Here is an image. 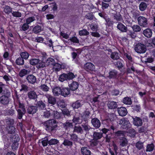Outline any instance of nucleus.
<instances>
[{
	"label": "nucleus",
	"mask_w": 155,
	"mask_h": 155,
	"mask_svg": "<svg viewBox=\"0 0 155 155\" xmlns=\"http://www.w3.org/2000/svg\"><path fill=\"white\" fill-rule=\"evenodd\" d=\"M84 68L87 71H92L94 70L95 66L92 63L87 62L84 64Z\"/></svg>",
	"instance_id": "10"
},
{
	"label": "nucleus",
	"mask_w": 155,
	"mask_h": 155,
	"mask_svg": "<svg viewBox=\"0 0 155 155\" xmlns=\"http://www.w3.org/2000/svg\"><path fill=\"white\" fill-rule=\"evenodd\" d=\"M78 84L76 81H73L69 85L70 88L72 91H75L77 90L78 88Z\"/></svg>",
	"instance_id": "19"
},
{
	"label": "nucleus",
	"mask_w": 155,
	"mask_h": 155,
	"mask_svg": "<svg viewBox=\"0 0 155 155\" xmlns=\"http://www.w3.org/2000/svg\"><path fill=\"white\" fill-rule=\"evenodd\" d=\"M28 87L26 85L22 84L21 85V89H20V90L21 91H26L28 90Z\"/></svg>",
	"instance_id": "59"
},
{
	"label": "nucleus",
	"mask_w": 155,
	"mask_h": 155,
	"mask_svg": "<svg viewBox=\"0 0 155 155\" xmlns=\"http://www.w3.org/2000/svg\"><path fill=\"white\" fill-rule=\"evenodd\" d=\"M117 111L119 115L121 116H125L127 113L126 109L123 107L118 108Z\"/></svg>",
	"instance_id": "15"
},
{
	"label": "nucleus",
	"mask_w": 155,
	"mask_h": 155,
	"mask_svg": "<svg viewBox=\"0 0 155 155\" xmlns=\"http://www.w3.org/2000/svg\"><path fill=\"white\" fill-rule=\"evenodd\" d=\"M68 76L67 74H61L59 78V80L61 82H63L64 81L68 80Z\"/></svg>",
	"instance_id": "38"
},
{
	"label": "nucleus",
	"mask_w": 155,
	"mask_h": 155,
	"mask_svg": "<svg viewBox=\"0 0 155 155\" xmlns=\"http://www.w3.org/2000/svg\"><path fill=\"white\" fill-rule=\"evenodd\" d=\"M37 110V107L34 106H31L28 107L27 111L29 114H33L35 113Z\"/></svg>",
	"instance_id": "24"
},
{
	"label": "nucleus",
	"mask_w": 155,
	"mask_h": 155,
	"mask_svg": "<svg viewBox=\"0 0 155 155\" xmlns=\"http://www.w3.org/2000/svg\"><path fill=\"white\" fill-rule=\"evenodd\" d=\"M45 96L48 99V104L52 105H54L55 104L56 100L54 97L49 94H46L45 95Z\"/></svg>",
	"instance_id": "12"
},
{
	"label": "nucleus",
	"mask_w": 155,
	"mask_h": 155,
	"mask_svg": "<svg viewBox=\"0 0 155 155\" xmlns=\"http://www.w3.org/2000/svg\"><path fill=\"white\" fill-rule=\"evenodd\" d=\"M29 28L28 24L26 23H24L22 27V29L23 31L27 30Z\"/></svg>",
	"instance_id": "62"
},
{
	"label": "nucleus",
	"mask_w": 155,
	"mask_h": 155,
	"mask_svg": "<svg viewBox=\"0 0 155 155\" xmlns=\"http://www.w3.org/2000/svg\"><path fill=\"white\" fill-rule=\"evenodd\" d=\"M105 20L108 26H111L114 23V21L108 18L107 17Z\"/></svg>",
	"instance_id": "50"
},
{
	"label": "nucleus",
	"mask_w": 155,
	"mask_h": 155,
	"mask_svg": "<svg viewBox=\"0 0 155 155\" xmlns=\"http://www.w3.org/2000/svg\"><path fill=\"white\" fill-rule=\"evenodd\" d=\"M79 34L80 35H87L89 34V32L86 29H83L79 31Z\"/></svg>",
	"instance_id": "44"
},
{
	"label": "nucleus",
	"mask_w": 155,
	"mask_h": 155,
	"mask_svg": "<svg viewBox=\"0 0 155 155\" xmlns=\"http://www.w3.org/2000/svg\"><path fill=\"white\" fill-rule=\"evenodd\" d=\"M46 130L48 131L54 130L57 126L56 122L54 120H51L46 121L45 123Z\"/></svg>",
	"instance_id": "1"
},
{
	"label": "nucleus",
	"mask_w": 155,
	"mask_h": 155,
	"mask_svg": "<svg viewBox=\"0 0 155 155\" xmlns=\"http://www.w3.org/2000/svg\"><path fill=\"white\" fill-rule=\"evenodd\" d=\"M41 142V143H42L43 146L44 147H45L47 145L48 142V140L46 138V139L43 140H40L39 141V142L40 143Z\"/></svg>",
	"instance_id": "55"
},
{
	"label": "nucleus",
	"mask_w": 155,
	"mask_h": 155,
	"mask_svg": "<svg viewBox=\"0 0 155 155\" xmlns=\"http://www.w3.org/2000/svg\"><path fill=\"white\" fill-rule=\"evenodd\" d=\"M12 13L13 16L16 17H20L21 15V13L18 12H13Z\"/></svg>",
	"instance_id": "54"
},
{
	"label": "nucleus",
	"mask_w": 155,
	"mask_h": 155,
	"mask_svg": "<svg viewBox=\"0 0 155 155\" xmlns=\"http://www.w3.org/2000/svg\"><path fill=\"white\" fill-rule=\"evenodd\" d=\"M63 125L64 128L66 130H68L70 128H72L73 127L72 123L68 121L65 123H64Z\"/></svg>",
	"instance_id": "34"
},
{
	"label": "nucleus",
	"mask_w": 155,
	"mask_h": 155,
	"mask_svg": "<svg viewBox=\"0 0 155 155\" xmlns=\"http://www.w3.org/2000/svg\"><path fill=\"white\" fill-rule=\"evenodd\" d=\"M67 75L68 76V80L72 79L75 77V75L72 73H69L67 74Z\"/></svg>",
	"instance_id": "56"
},
{
	"label": "nucleus",
	"mask_w": 155,
	"mask_h": 155,
	"mask_svg": "<svg viewBox=\"0 0 155 155\" xmlns=\"http://www.w3.org/2000/svg\"><path fill=\"white\" fill-rule=\"evenodd\" d=\"M133 124L135 126L139 127L141 126L143 124L142 120L140 118L135 117H132Z\"/></svg>",
	"instance_id": "8"
},
{
	"label": "nucleus",
	"mask_w": 155,
	"mask_h": 155,
	"mask_svg": "<svg viewBox=\"0 0 155 155\" xmlns=\"http://www.w3.org/2000/svg\"><path fill=\"white\" fill-rule=\"evenodd\" d=\"M63 144L65 146H71L72 145V143L68 140H65L63 143Z\"/></svg>",
	"instance_id": "53"
},
{
	"label": "nucleus",
	"mask_w": 155,
	"mask_h": 155,
	"mask_svg": "<svg viewBox=\"0 0 155 155\" xmlns=\"http://www.w3.org/2000/svg\"><path fill=\"white\" fill-rule=\"evenodd\" d=\"M136 147L139 150L143 148V143L140 141L137 142L136 144Z\"/></svg>",
	"instance_id": "43"
},
{
	"label": "nucleus",
	"mask_w": 155,
	"mask_h": 155,
	"mask_svg": "<svg viewBox=\"0 0 155 155\" xmlns=\"http://www.w3.org/2000/svg\"><path fill=\"white\" fill-rule=\"evenodd\" d=\"M84 130L86 131H88L90 129V127L87 124H85L82 125Z\"/></svg>",
	"instance_id": "63"
},
{
	"label": "nucleus",
	"mask_w": 155,
	"mask_h": 155,
	"mask_svg": "<svg viewBox=\"0 0 155 155\" xmlns=\"http://www.w3.org/2000/svg\"><path fill=\"white\" fill-rule=\"evenodd\" d=\"M119 124L122 125V127L123 129L130 128L131 126L129 121L124 118L120 120L119 122Z\"/></svg>",
	"instance_id": "3"
},
{
	"label": "nucleus",
	"mask_w": 155,
	"mask_h": 155,
	"mask_svg": "<svg viewBox=\"0 0 155 155\" xmlns=\"http://www.w3.org/2000/svg\"><path fill=\"white\" fill-rule=\"evenodd\" d=\"M42 55V61H39V63L37 64V67L38 68H41L45 67L46 65L45 63L43 61L44 60L47 58V55L45 53H43Z\"/></svg>",
	"instance_id": "11"
},
{
	"label": "nucleus",
	"mask_w": 155,
	"mask_h": 155,
	"mask_svg": "<svg viewBox=\"0 0 155 155\" xmlns=\"http://www.w3.org/2000/svg\"><path fill=\"white\" fill-rule=\"evenodd\" d=\"M54 62L55 61L53 58H49L47 59L45 63L46 66H48L53 65Z\"/></svg>",
	"instance_id": "35"
},
{
	"label": "nucleus",
	"mask_w": 155,
	"mask_h": 155,
	"mask_svg": "<svg viewBox=\"0 0 155 155\" xmlns=\"http://www.w3.org/2000/svg\"><path fill=\"white\" fill-rule=\"evenodd\" d=\"M143 34L146 37L150 38L152 36V31L151 29L147 28L143 31Z\"/></svg>",
	"instance_id": "14"
},
{
	"label": "nucleus",
	"mask_w": 155,
	"mask_h": 155,
	"mask_svg": "<svg viewBox=\"0 0 155 155\" xmlns=\"http://www.w3.org/2000/svg\"><path fill=\"white\" fill-rule=\"evenodd\" d=\"M73 122L75 123L76 124L81 123L82 121V117L80 116L78 117L76 115L74 117L73 119Z\"/></svg>",
	"instance_id": "26"
},
{
	"label": "nucleus",
	"mask_w": 155,
	"mask_h": 155,
	"mask_svg": "<svg viewBox=\"0 0 155 155\" xmlns=\"http://www.w3.org/2000/svg\"><path fill=\"white\" fill-rule=\"evenodd\" d=\"M40 87L41 89L44 91H47L48 90L49 88L45 84L41 85Z\"/></svg>",
	"instance_id": "58"
},
{
	"label": "nucleus",
	"mask_w": 155,
	"mask_h": 155,
	"mask_svg": "<svg viewBox=\"0 0 155 155\" xmlns=\"http://www.w3.org/2000/svg\"><path fill=\"white\" fill-rule=\"evenodd\" d=\"M53 64V70L54 71H59L61 69V64L58 63H54Z\"/></svg>",
	"instance_id": "28"
},
{
	"label": "nucleus",
	"mask_w": 155,
	"mask_h": 155,
	"mask_svg": "<svg viewBox=\"0 0 155 155\" xmlns=\"http://www.w3.org/2000/svg\"><path fill=\"white\" fill-rule=\"evenodd\" d=\"M117 28L118 29L122 32H126L127 30V27L121 23H119L117 25Z\"/></svg>",
	"instance_id": "21"
},
{
	"label": "nucleus",
	"mask_w": 155,
	"mask_h": 155,
	"mask_svg": "<svg viewBox=\"0 0 155 155\" xmlns=\"http://www.w3.org/2000/svg\"><path fill=\"white\" fill-rule=\"evenodd\" d=\"M54 114L55 118L57 117L55 116V114H58V113L57 111H53L49 109V110H45L44 111V116L45 117H48L51 114Z\"/></svg>",
	"instance_id": "9"
},
{
	"label": "nucleus",
	"mask_w": 155,
	"mask_h": 155,
	"mask_svg": "<svg viewBox=\"0 0 155 155\" xmlns=\"http://www.w3.org/2000/svg\"><path fill=\"white\" fill-rule=\"evenodd\" d=\"M20 56L22 58L26 60L28 58L29 54L27 52H23L21 53Z\"/></svg>",
	"instance_id": "40"
},
{
	"label": "nucleus",
	"mask_w": 155,
	"mask_h": 155,
	"mask_svg": "<svg viewBox=\"0 0 155 155\" xmlns=\"http://www.w3.org/2000/svg\"><path fill=\"white\" fill-rule=\"evenodd\" d=\"M58 141L57 139H51L48 142V143L49 145H55L58 143Z\"/></svg>",
	"instance_id": "49"
},
{
	"label": "nucleus",
	"mask_w": 155,
	"mask_h": 155,
	"mask_svg": "<svg viewBox=\"0 0 155 155\" xmlns=\"http://www.w3.org/2000/svg\"><path fill=\"white\" fill-rule=\"evenodd\" d=\"M36 105L38 107L42 109H44L45 107V104L42 101L37 102Z\"/></svg>",
	"instance_id": "36"
},
{
	"label": "nucleus",
	"mask_w": 155,
	"mask_h": 155,
	"mask_svg": "<svg viewBox=\"0 0 155 155\" xmlns=\"http://www.w3.org/2000/svg\"><path fill=\"white\" fill-rule=\"evenodd\" d=\"M15 62L18 65H22L24 64V61L21 57H19L16 60Z\"/></svg>",
	"instance_id": "32"
},
{
	"label": "nucleus",
	"mask_w": 155,
	"mask_h": 155,
	"mask_svg": "<svg viewBox=\"0 0 155 155\" xmlns=\"http://www.w3.org/2000/svg\"><path fill=\"white\" fill-rule=\"evenodd\" d=\"M138 24L140 26L146 27L147 25V20L145 17L140 16L137 19Z\"/></svg>",
	"instance_id": "5"
},
{
	"label": "nucleus",
	"mask_w": 155,
	"mask_h": 155,
	"mask_svg": "<svg viewBox=\"0 0 155 155\" xmlns=\"http://www.w3.org/2000/svg\"><path fill=\"white\" fill-rule=\"evenodd\" d=\"M154 148V145L153 144H149L147 146L146 151H151L153 150Z\"/></svg>",
	"instance_id": "48"
},
{
	"label": "nucleus",
	"mask_w": 155,
	"mask_h": 155,
	"mask_svg": "<svg viewBox=\"0 0 155 155\" xmlns=\"http://www.w3.org/2000/svg\"><path fill=\"white\" fill-rule=\"evenodd\" d=\"M46 44L50 48L52 47V48H53V42L51 39H48L46 43Z\"/></svg>",
	"instance_id": "51"
},
{
	"label": "nucleus",
	"mask_w": 155,
	"mask_h": 155,
	"mask_svg": "<svg viewBox=\"0 0 155 155\" xmlns=\"http://www.w3.org/2000/svg\"><path fill=\"white\" fill-rule=\"evenodd\" d=\"M123 103L126 104L130 105L132 103V101L131 99L128 97H126L123 99Z\"/></svg>",
	"instance_id": "39"
},
{
	"label": "nucleus",
	"mask_w": 155,
	"mask_h": 155,
	"mask_svg": "<svg viewBox=\"0 0 155 155\" xmlns=\"http://www.w3.org/2000/svg\"><path fill=\"white\" fill-rule=\"evenodd\" d=\"M70 94V90L68 88H63L61 90V95L66 97L68 96Z\"/></svg>",
	"instance_id": "20"
},
{
	"label": "nucleus",
	"mask_w": 155,
	"mask_h": 155,
	"mask_svg": "<svg viewBox=\"0 0 155 155\" xmlns=\"http://www.w3.org/2000/svg\"><path fill=\"white\" fill-rule=\"evenodd\" d=\"M110 57L114 60H117L119 58L118 53L116 52L112 53Z\"/></svg>",
	"instance_id": "45"
},
{
	"label": "nucleus",
	"mask_w": 155,
	"mask_h": 155,
	"mask_svg": "<svg viewBox=\"0 0 155 155\" xmlns=\"http://www.w3.org/2000/svg\"><path fill=\"white\" fill-rule=\"evenodd\" d=\"M14 120L12 119H8L6 121L7 124H10V126H8V128L6 129L8 132L11 134H12L15 132V128L12 125L14 123Z\"/></svg>",
	"instance_id": "4"
},
{
	"label": "nucleus",
	"mask_w": 155,
	"mask_h": 155,
	"mask_svg": "<svg viewBox=\"0 0 155 155\" xmlns=\"http://www.w3.org/2000/svg\"><path fill=\"white\" fill-rule=\"evenodd\" d=\"M109 6V4L108 3H105L103 2L102 3V8L103 10L107 8Z\"/></svg>",
	"instance_id": "61"
},
{
	"label": "nucleus",
	"mask_w": 155,
	"mask_h": 155,
	"mask_svg": "<svg viewBox=\"0 0 155 155\" xmlns=\"http://www.w3.org/2000/svg\"><path fill=\"white\" fill-rule=\"evenodd\" d=\"M19 107L20 109L18 110V118L19 119H21L23 115L25 113V110L24 108V106L23 104L20 103L19 104Z\"/></svg>",
	"instance_id": "7"
},
{
	"label": "nucleus",
	"mask_w": 155,
	"mask_h": 155,
	"mask_svg": "<svg viewBox=\"0 0 155 155\" xmlns=\"http://www.w3.org/2000/svg\"><path fill=\"white\" fill-rule=\"evenodd\" d=\"M62 89L59 87H55L52 89V92L55 96H58L61 94Z\"/></svg>",
	"instance_id": "16"
},
{
	"label": "nucleus",
	"mask_w": 155,
	"mask_h": 155,
	"mask_svg": "<svg viewBox=\"0 0 155 155\" xmlns=\"http://www.w3.org/2000/svg\"><path fill=\"white\" fill-rule=\"evenodd\" d=\"M113 16L114 19L117 21H121L123 19L121 15L119 13H116Z\"/></svg>",
	"instance_id": "30"
},
{
	"label": "nucleus",
	"mask_w": 155,
	"mask_h": 155,
	"mask_svg": "<svg viewBox=\"0 0 155 155\" xmlns=\"http://www.w3.org/2000/svg\"><path fill=\"white\" fill-rule=\"evenodd\" d=\"M127 143V139L124 137H123L120 139V144L122 146H126Z\"/></svg>",
	"instance_id": "37"
},
{
	"label": "nucleus",
	"mask_w": 155,
	"mask_h": 155,
	"mask_svg": "<svg viewBox=\"0 0 155 155\" xmlns=\"http://www.w3.org/2000/svg\"><path fill=\"white\" fill-rule=\"evenodd\" d=\"M29 73V71H28L25 69H22L20 71L19 75L20 77H22Z\"/></svg>",
	"instance_id": "31"
},
{
	"label": "nucleus",
	"mask_w": 155,
	"mask_h": 155,
	"mask_svg": "<svg viewBox=\"0 0 155 155\" xmlns=\"http://www.w3.org/2000/svg\"><path fill=\"white\" fill-rule=\"evenodd\" d=\"M135 50L138 53L143 54L146 52L147 49L146 46L143 44H138L136 45Z\"/></svg>",
	"instance_id": "2"
},
{
	"label": "nucleus",
	"mask_w": 155,
	"mask_h": 155,
	"mask_svg": "<svg viewBox=\"0 0 155 155\" xmlns=\"http://www.w3.org/2000/svg\"><path fill=\"white\" fill-rule=\"evenodd\" d=\"M0 102L4 104H7L9 102L8 96L3 95L0 97Z\"/></svg>",
	"instance_id": "18"
},
{
	"label": "nucleus",
	"mask_w": 155,
	"mask_h": 155,
	"mask_svg": "<svg viewBox=\"0 0 155 155\" xmlns=\"http://www.w3.org/2000/svg\"><path fill=\"white\" fill-rule=\"evenodd\" d=\"M91 122L93 126L95 128H98L100 126L101 122L97 118L92 119Z\"/></svg>",
	"instance_id": "13"
},
{
	"label": "nucleus",
	"mask_w": 155,
	"mask_h": 155,
	"mask_svg": "<svg viewBox=\"0 0 155 155\" xmlns=\"http://www.w3.org/2000/svg\"><path fill=\"white\" fill-rule=\"evenodd\" d=\"M108 107L113 109L116 108L117 106V103L114 101H109L107 104Z\"/></svg>",
	"instance_id": "22"
},
{
	"label": "nucleus",
	"mask_w": 155,
	"mask_h": 155,
	"mask_svg": "<svg viewBox=\"0 0 155 155\" xmlns=\"http://www.w3.org/2000/svg\"><path fill=\"white\" fill-rule=\"evenodd\" d=\"M90 27L91 29L94 31H96L97 28V26L96 24H91Z\"/></svg>",
	"instance_id": "60"
},
{
	"label": "nucleus",
	"mask_w": 155,
	"mask_h": 155,
	"mask_svg": "<svg viewBox=\"0 0 155 155\" xmlns=\"http://www.w3.org/2000/svg\"><path fill=\"white\" fill-rule=\"evenodd\" d=\"M82 153L83 155H91V151L86 147H82L81 149Z\"/></svg>",
	"instance_id": "27"
},
{
	"label": "nucleus",
	"mask_w": 155,
	"mask_h": 155,
	"mask_svg": "<svg viewBox=\"0 0 155 155\" xmlns=\"http://www.w3.org/2000/svg\"><path fill=\"white\" fill-rule=\"evenodd\" d=\"M35 20V18L34 17H29L26 19V23L28 24H29Z\"/></svg>",
	"instance_id": "52"
},
{
	"label": "nucleus",
	"mask_w": 155,
	"mask_h": 155,
	"mask_svg": "<svg viewBox=\"0 0 155 155\" xmlns=\"http://www.w3.org/2000/svg\"><path fill=\"white\" fill-rule=\"evenodd\" d=\"M40 60L38 59L32 58L30 60L29 62L31 64L35 65H37L39 62Z\"/></svg>",
	"instance_id": "33"
},
{
	"label": "nucleus",
	"mask_w": 155,
	"mask_h": 155,
	"mask_svg": "<svg viewBox=\"0 0 155 155\" xmlns=\"http://www.w3.org/2000/svg\"><path fill=\"white\" fill-rule=\"evenodd\" d=\"M3 9V11L7 14H8L12 12V8L8 6H5Z\"/></svg>",
	"instance_id": "42"
},
{
	"label": "nucleus",
	"mask_w": 155,
	"mask_h": 155,
	"mask_svg": "<svg viewBox=\"0 0 155 155\" xmlns=\"http://www.w3.org/2000/svg\"><path fill=\"white\" fill-rule=\"evenodd\" d=\"M146 4L144 2H142L139 5V8L140 11H143L145 10L147 7Z\"/></svg>",
	"instance_id": "41"
},
{
	"label": "nucleus",
	"mask_w": 155,
	"mask_h": 155,
	"mask_svg": "<svg viewBox=\"0 0 155 155\" xmlns=\"http://www.w3.org/2000/svg\"><path fill=\"white\" fill-rule=\"evenodd\" d=\"M74 131V132L82 133L83 131L81 127L80 126H75Z\"/></svg>",
	"instance_id": "47"
},
{
	"label": "nucleus",
	"mask_w": 155,
	"mask_h": 155,
	"mask_svg": "<svg viewBox=\"0 0 155 155\" xmlns=\"http://www.w3.org/2000/svg\"><path fill=\"white\" fill-rule=\"evenodd\" d=\"M28 97L30 99H35L37 97L36 93L33 91H29L28 94Z\"/></svg>",
	"instance_id": "23"
},
{
	"label": "nucleus",
	"mask_w": 155,
	"mask_h": 155,
	"mask_svg": "<svg viewBox=\"0 0 155 155\" xmlns=\"http://www.w3.org/2000/svg\"><path fill=\"white\" fill-rule=\"evenodd\" d=\"M26 79L29 83L32 84L35 83L36 81L35 77L32 74H30L27 76Z\"/></svg>",
	"instance_id": "17"
},
{
	"label": "nucleus",
	"mask_w": 155,
	"mask_h": 155,
	"mask_svg": "<svg viewBox=\"0 0 155 155\" xmlns=\"http://www.w3.org/2000/svg\"><path fill=\"white\" fill-rule=\"evenodd\" d=\"M133 31L135 32H139L141 31V28L140 27L137 25H135L132 26Z\"/></svg>",
	"instance_id": "29"
},
{
	"label": "nucleus",
	"mask_w": 155,
	"mask_h": 155,
	"mask_svg": "<svg viewBox=\"0 0 155 155\" xmlns=\"http://www.w3.org/2000/svg\"><path fill=\"white\" fill-rule=\"evenodd\" d=\"M102 136V134L101 132H94L93 137L94 141L93 142V143L94 145L96 146L98 143V141L97 140L101 138Z\"/></svg>",
	"instance_id": "6"
},
{
	"label": "nucleus",
	"mask_w": 155,
	"mask_h": 155,
	"mask_svg": "<svg viewBox=\"0 0 155 155\" xmlns=\"http://www.w3.org/2000/svg\"><path fill=\"white\" fill-rule=\"evenodd\" d=\"M132 108L134 110L138 112L140 110V107L139 105H134L132 106Z\"/></svg>",
	"instance_id": "57"
},
{
	"label": "nucleus",
	"mask_w": 155,
	"mask_h": 155,
	"mask_svg": "<svg viewBox=\"0 0 155 155\" xmlns=\"http://www.w3.org/2000/svg\"><path fill=\"white\" fill-rule=\"evenodd\" d=\"M41 31V27L38 25L35 26L33 29V32L35 33H38Z\"/></svg>",
	"instance_id": "46"
},
{
	"label": "nucleus",
	"mask_w": 155,
	"mask_h": 155,
	"mask_svg": "<svg viewBox=\"0 0 155 155\" xmlns=\"http://www.w3.org/2000/svg\"><path fill=\"white\" fill-rule=\"evenodd\" d=\"M81 102L80 100L77 101L72 104V107L74 108H78L80 107L82 105Z\"/></svg>",
	"instance_id": "25"
},
{
	"label": "nucleus",
	"mask_w": 155,
	"mask_h": 155,
	"mask_svg": "<svg viewBox=\"0 0 155 155\" xmlns=\"http://www.w3.org/2000/svg\"><path fill=\"white\" fill-rule=\"evenodd\" d=\"M46 18L47 19H51L54 18V16L53 15L51 14H48L46 15Z\"/></svg>",
	"instance_id": "64"
}]
</instances>
